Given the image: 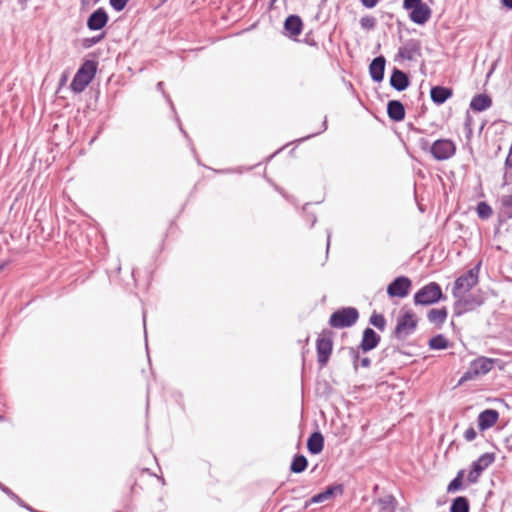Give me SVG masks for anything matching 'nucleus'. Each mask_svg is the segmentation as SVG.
Masks as SVG:
<instances>
[{"label":"nucleus","instance_id":"25","mask_svg":"<svg viewBox=\"0 0 512 512\" xmlns=\"http://www.w3.org/2000/svg\"><path fill=\"white\" fill-rule=\"evenodd\" d=\"M495 460V454L487 452L482 454L476 461L472 463L474 466V472L481 474L486 468H488Z\"/></svg>","mask_w":512,"mask_h":512},{"label":"nucleus","instance_id":"24","mask_svg":"<svg viewBox=\"0 0 512 512\" xmlns=\"http://www.w3.org/2000/svg\"><path fill=\"white\" fill-rule=\"evenodd\" d=\"M448 316V310L446 307L442 308H433L428 311L427 319L431 324H434L435 327L441 328L445 323Z\"/></svg>","mask_w":512,"mask_h":512},{"label":"nucleus","instance_id":"36","mask_svg":"<svg viewBox=\"0 0 512 512\" xmlns=\"http://www.w3.org/2000/svg\"><path fill=\"white\" fill-rule=\"evenodd\" d=\"M377 20L375 17L366 15L360 19V26L364 30H373L376 27Z\"/></svg>","mask_w":512,"mask_h":512},{"label":"nucleus","instance_id":"18","mask_svg":"<svg viewBox=\"0 0 512 512\" xmlns=\"http://www.w3.org/2000/svg\"><path fill=\"white\" fill-rule=\"evenodd\" d=\"M343 485L342 484H333V485H329L325 488L324 491L314 495L311 499H310V503H323L327 500H330L332 499L333 497H335L336 495H342L343 494Z\"/></svg>","mask_w":512,"mask_h":512},{"label":"nucleus","instance_id":"56","mask_svg":"<svg viewBox=\"0 0 512 512\" xmlns=\"http://www.w3.org/2000/svg\"><path fill=\"white\" fill-rule=\"evenodd\" d=\"M311 454L313 455H317L319 454L322 450H308Z\"/></svg>","mask_w":512,"mask_h":512},{"label":"nucleus","instance_id":"43","mask_svg":"<svg viewBox=\"0 0 512 512\" xmlns=\"http://www.w3.org/2000/svg\"><path fill=\"white\" fill-rule=\"evenodd\" d=\"M326 130H327V117H325V118H324V121H323V123H322V129H321L320 131H318V132H316V133H312L311 135H308V136H306V137H303V138H301V139H300V141H304V140H307V139H309V138H311V137H314V136H316V135H319V134H321L322 132H324V131H326Z\"/></svg>","mask_w":512,"mask_h":512},{"label":"nucleus","instance_id":"10","mask_svg":"<svg viewBox=\"0 0 512 512\" xmlns=\"http://www.w3.org/2000/svg\"><path fill=\"white\" fill-rule=\"evenodd\" d=\"M432 157L437 161H444L456 153V145L450 139H438L430 147Z\"/></svg>","mask_w":512,"mask_h":512},{"label":"nucleus","instance_id":"12","mask_svg":"<svg viewBox=\"0 0 512 512\" xmlns=\"http://www.w3.org/2000/svg\"><path fill=\"white\" fill-rule=\"evenodd\" d=\"M416 56H421V42L418 39L411 38L398 48L395 61H413Z\"/></svg>","mask_w":512,"mask_h":512},{"label":"nucleus","instance_id":"42","mask_svg":"<svg viewBox=\"0 0 512 512\" xmlns=\"http://www.w3.org/2000/svg\"><path fill=\"white\" fill-rule=\"evenodd\" d=\"M432 144L426 138H420L418 140V146L422 151L430 152V147Z\"/></svg>","mask_w":512,"mask_h":512},{"label":"nucleus","instance_id":"9","mask_svg":"<svg viewBox=\"0 0 512 512\" xmlns=\"http://www.w3.org/2000/svg\"><path fill=\"white\" fill-rule=\"evenodd\" d=\"M454 298L456 299L453 306L455 316H461L480 307L484 303L483 297L474 293H466Z\"/></svg>","mask_w":512,"mask_h":512},{"label":"nucleus","instance_id":"50","mask_svg":"<svg viewBox=\"0 0 512 512\" xmlns=\"http://www.w3.org/2000/svg\"><path fill=\"white\" fill-rule=\"evenodd\" d=\"M331 242V231L327 230V245H326V253H328Z\"/></svg>","mask_w":512,"mask_h":512},{"label":"nucleus","instance_id":"7","mask_svg":"<svg viewBox=\"0 0 512 512\" xmlns=\"http://www.w3.org/2000/svg\"><path fill=\"white\" fill-rule=\"evenodd\" d=\"M481 262L469 269L467 272L459 276L452 288L453 297L461 296L462 294L468 293L479 281V271Z\"/></svg>","mask_w":512,"mask_h":512},{"label":"nucleus","instance_id":"32","mask_svg":"<svg viewBox=\"0 0 512 512\" xmlns=\"http://www.w3.org/2000/svg\"><path fill=\"white\" fill-rule=\"evenodd\" d=\"M369 324L380 331H384L386 329L387 320L383 314L374 311L369 318Z\"/></svg>","mask_w":512,"mask_h":512},{"label":"nucleus","instance_id":"51","mask_svg":"<svg viewBox=\"0 0 512 512\" xmlns=\"http://www.w3.org/2000/svg\"><path fill=\"white\" fill-rule=\"evenodd\" d=\"M307 220H309L311 222L310 227H313L317 221V218L314 214H312L311 216L307 217Z\"/></svg>","mask_w":512,"mask_h":512},{"label":"nucleus","instance_id":"49","mask_svg":"<svg viewBox=\"0 0 512 512\" xmlns=\"http://www.w3.org/2000/svg\"><path fill=\"white\" fill-rule=\"evenodd\" d=\"M501 4L509 9V10H512V0H501Z\"/></svg>","mask_w":512,"mask_h":512},{"label":"nucleus","instance_id":"16","mask_svg":"<svg viewBox=\"0 0 512 512\" xmlns=\"http://www.w3.org/2000/svg\"><path fill=\"white\" fill-rule=\"evenodd\" d=\"M285 35L289 38L295 39L303 30V21L300 16L296 14L289 15L284 21Z\"/></svg>","mask_w":512,"mask_h":512},{"label":"nucleus","instance_id":"38","mask_svg":"<svg viewBox=\"0 0 512 512\" xmlns=\"http://www.w3.org/2000/svg\"><path fill=\"white\" fill-rule=\"evenodd\" d=\"M505 168H506V171L504 172V175H503V180H504L503 184H508L509 181L512 180V173L507 171L508 168L512 169V151H509V153L506 157Z\"/></svg>","mask_w":512,"mask_h":512},{"label":"nucleus","instance_id":"2","mask_svg":"<svg viewBox=\"0 0 512 512\" xmlns=\"http://www.w3.org/2000/svg\"><path fill=\"white\" fill-rule=\"evenodd\" d=\"M98 68V62L95 60L84 61L76 74L74 75L70 89L74 93H81L94 79Z\"/></svg>","mask_w":512,"mask_h":512},{"label":"nucleus","instance_id":"61","mask_svg":"<svg viewBox=\"0 0 512 512\" xmlns=\"http://www.w3.org/2000/svg\"><path fill=\"white\" fill-rule=\"evenodd\" d=\"M3 420H4V416L0 415V422H2Z\"/></svg>","mask_w":512,"mask_h":512},{"label":"nucleus","instance_id":"4","mask_svg":"<svg viewBox=\"0 0 512 512\" xmlns=\"http://www.w3.org/2000/svg\"><path fill=\"white\" fill-rule=\"evenodd\" d=\"M442 300H446L440 284L437 282H429L421 287L413 297L415 305L429 306L436 304Z\"/></svg>","mask_w":512,"mask_h":512},{"label":"nucleus","instance_id":"31","mask_svg":"<svg viewBox=\"0 0 512 512\" xmlns=\"http://www.w3.org/2000/svg\"><path fill=\"white\" fill-rule=\"evenodd\" d=\"M306 448H324V437L320 431H314L310 434Z\"/></svg>","mask_w":512,"mask_h":512},{"label":"nucleus","instance_id":"54","mask_svg":"<svg viewBox=\"0 0 512 512\" xmlns=\"http://www.w3.org/2000/svg\"><path fill=\"white\" fill-rule=\"evenodd\" d=\"M143 324H144V329L146 330V313L143 312ZM145 340L147 341V335L145 334ZM146 348H148V346L146 345Z\"/></svg>","mask_w":512,"mask_h":512},{"label":"nucleus","instance_id":"62","mask_svg":"<svg viewBox=\"0 0 512 512\" xmlns=\"http://www.w3.org/2000/svg\"><path fill=\"white\" fill-rule=\"evenodd\" d=\"M100 0H93V4H97Z\"/></svg>","mask_w":512,"mask_h":512},{"label":"nucleus","instance_id":"22","mask_svg":"<svg viewBox=\"0 0 512 512\" xmlns=\"http://www.w3.org/2000/svg\"><path fill=\"white\" fill-rule=\"evenodd\" d=\"M491 106L492 98L486 93L476 94L469 104L470 109L474 112H483Z\"/></svg>","mask_w":512,"mask_h":512},{"label":"nucleus","instance_id":"13","mask_svg":"<svg viewBox=\"0 0 512 512\" xmlns=\"http://www.w3.org/2000/svg\"><path fill=\"white\" fill-rule=\"evenodd\" d=\"M109 21V15L104 7L94 10L87 18L86 25L90 31L102 30Z\"/></svg>","mask_w":512,"mask_h":512},{"label":"nucleus","instance_id":"28","mask_svg":"<svg viewBox=\"0 0 512 512\" xmlns=\"http://www.w3.org/2000/svg\"><path fill=\"white\" fill-rule=\"evenodd\" d=\"M308 466L307 458L302 454H296L291 462L290 470L293 473H302Z\"/></svg>","mask_w":512,"mask_h":512},{"label":"nucleus","instance_id":"11","mask_svg":"<svg viewBox=\"0 0 512 512\" xmlns=\"http://www.w3.org/2000/svg\"><path fill=\"white\" fill-rule=\"evenodd\" d=\"M412 287V281L407 276H398L387 286V295L390 298H404L408 296Z\"/></svg>","mask_w":512,"mask_h":512},{"label":"nucleus","instance_id":"63","mask_svg":"<svg viewBox=\"0 0 512 512\" xmlns=\"http://www.w3.org/2000/svg\"><path fill=\"white\" fill-rule=\"evenodd\" d=\"M276 0H272V3L275 2Z\"/></svg>","mask_w":512,"mask_h":512},{"label":"nucleus","instance_id":"39","mask_svg":"<svg viewBox=\"0 0 512 512\" xmlns=\"http://www.w3.org/2000/svg\"><path fill=\"white\" fill-rule=\"evenodd\" d=\"M130 0H109V4L116 12H121L125 9Z\"/></svg>","mask_w":512,"mask_h":512},{"label":"nucleus","instance_id":"17","mask_svg":"<svg viewBox=\"0 0 512 512\" xmlns=\"http://www.w3.org/2000/svg\"><path fill=\"white\" fill-rule=\"evenodd\" d=\"M386 59L383 55L375 57L369 64V75L372 81L380 83L384 79Z\"/></svg>","mask_w":512,"mask_h":512},{"label":"nucleus","instance_id":"41","mask_svg":"<svg viewBox=\"0 0 512 512\" xmlns=\"http://www.w3.org/2000/svg\"><path fill=\"white\" fill-rule=\"evenodd\" d=\"M422 0H403V8L407 11L422 4Z\"/></svg>","mask_w":512,"mask_h":512},{"label":"nucleus","instance_id":"37","mask_svg":"<svg viewBox=\"0 0 512 512\" xmlns=\"http://www.w3.org/2000/svg\"><path fill=\"white\" fill-rule=\"evenodd\" d=\"M0 490L3 491L12 500H14L19 506L25 508V506L27 505L18 495H16L11 489L3 485L1 482Z\"/></svg>","mask_w":512,"mask_h":512},{"label":"nucleus","instance_id":"19","mask_svg":"<svg viewBox=\"0 0 512 512\" xmlns=\"http://www.w3.org/2000/svg\"><path fill=\"white\" fill-rule=\"evenodd\" d=\"M499 419V412L495 409H485L478 415L477 425L480 431L491 428Z\"/></svg>","mask_w":512,"mask_h":512},{"label":"nucleus","instance_id":"29","mask_svg":"<svg viewBox=\"0 0 512 512\" xmlns=\"http://www.w3.org/2000/svg\"><path fill=\"white\" fill-rule=\"evenodd\" d=\"M378 504L383 512H395L397 500L393 495H386L378 499Z\"/></svg>","mask_w":512,"mask_h":512},{"label":"nucleus","instance_id":"26","mask_svg":"<svg viewBox=\"0 0 512 512\" xmlns=\"http://www.w3.org/2000/svg\"><path fill=\"white\" fill-rule=\"evenodd\" d=\"M428 346L431 350H445L450 347V342L443 334H437L429 339Z\"/></svg>","mask_w":512,"mask_h":512},{"label":"nucleus","instance_id":"21","mask_svg":"<svg viewBox=\"0 0 512 512\" xmlns=\"http://www.w3.org/2000/svg\"><path fill=\"white\" fill-rule=\"evenodd\" d=\"M452 95L453 90L450 87L436 85L432 86L430 89V98L432 102L438 106L444 104Z\"/></svg>","mask_w":512,"mask_h":512},{"label":"nucleus","instance_id":"57","mask_svg":"<svg viewBox=\"0 0 512 512\" xmlns=\"http://www.w3.org/2000/svg\"><path fill=\"white\" fill-rule=\"evenodd\" d=\"M179 128L181 130V132L184 134L185 137H188L186 131L182 128L181 124L179 123Z\"/></svg>","mask_w":512,"mask_h":512},{"label":"nucleus","instance_id":"30","mask_svg":"<svg viewBox=\"0 0 512 512\" xmlns=\"http://www.w3.org/2000/svg\"><path fill=\"white\" fill-rule=\"evenodd\" d=\"M397 354L410 355V353L402 351L399 346L389 345L381 350V352L379 353V360L384 361L385 359L389 357H394Z\"/></svg>","mask_w":512,"mask_h":512},{"label":"nucleus","instance_id":"44","mask_svg":"<svg viewBox=\"0 0 512 512\" xmlns=\"http://www.w3.org/2000/svg\"><path fill=\"white\" fill-rule=\"evenodd\" d=\"M360 2L363 7L372 9L378 4L379 0H360Z\"/></svg>","mask_w":512,"mask_h":512},{"label":"nucleus","instance_id":"8","mask_svg":"<svg viewBox=\"0 0 512 512\" xmlns=\"http://www.w3.org/2000/svg\"><path fill=\"white\" fill-rule=\"evenodd\" d=\"M359 319V312L354 307H342L334 311L329 318L332 328L342 329L352 327Z\"/></svg>","mask_w":512,"mask_h":512},{"label":"nucleus","instance_id":"53","mask_svg":"<svg viewBox=\"0 0 512 512\" xmlns=\"http://www.w3.org/2000/svg\"><path fill=\"white\" fill-rule=\"evenodd\" d=\"M81 7L84 9L85 7H88L90 5V0H80Z\"/></svg>","mask_w":512,"mask_h":512},{"label":"nucleus","instance_id":"52","mask_svg":"<svg viewBox=\"0 0 512 512\" xmlns=\"http://www.w3.org/2000/svg\"><path fill=\"white\" fill-rule=\"evenodd\" d=\"M464 129H465V133H466V138L470 139L473 135V128L469 127V128H464Z\"/></svg>","mask_w":512,"mask_h":512},{"label":"nucleus","instance_id":"15","mask_svg":"<svg viewBox=\"0 0 512 512\" xmlns=\"http://www.w3.org/2000/svg\"><path fill=\"white\" fill-rule=\"evenodd\" d=\"M431 15V8L424 2L409 10V19L417 25L426 24L431 18Z\"/></svg>","mask_w":512,"mask_h":512},{"label":"nucleus","instance_id":"33","mask_svg":"<svg viewBox=\"0 0 512 512\" xmlns=\"http://www.w3.org/2000/svg\"><path fill=\"white\" fill-rule=\"evenodd\" d=\"M463 476L464 471L460 470L455 478H453L447 486L448 493H454L462 489L463 487Z\"/></svg>","mask_w":512,"mask_h":512},{"label":"nucleus","instance_id":"47","mask_svg":"<svg viewBox=\"0 0 512 512\" xmlns=\"http://www.w3.org/2000/svg\"><path fill=\"white\" fill-rule=\"evenodd\" d=\"M479 476H480V474H476V472H474V466L471 465V470L468 473V481L470 483H474L477 481Z\"/></svg>","mask_w":512,"mask_h":512},{"label":"nucleus","instance_id":"34","mask_svg":"<svg viewBox=\"0 0 512 512\" xmlns=\"http://www.w3.org/2000/svg\"><path fill=\"white\" fill-rule=\"evenodd\" d=\"M476 212L478 217L483 220L488 219L493 213L491 206L485 201L477 204Z\"/></svg>","mask_w":512,"mask_h":512},{"label":"nucleus","instance_id":"58","mask_svg":"<svg viewBox=\"0 0 512 512\" xmlns=\"http://www.w3.org/2000/svg\"><path fill=\"white\" fill-rule=\"evenodd\" d=\"M6 262H0V272L5 268Z\"/></svg>","mask_w":512,"mask_h":512},{"label":"nucleus","instance_id":"23","mask_svg":"<svg viewBox=\"0 0 512 512\" xmlns=\"http://www.w3.org/2000/svg\"><path fill=\"white\" fill-rule=\"evenodd\" d=\"M500 209L498 211V221L505 223L512 219V195H503L500 198Z\"/></svg>","mask_w":512,"mask_h":512},{"label":"nucleus","instance_id":"46","mask_svg":"<svg viewBox=\"0 0 512 512\" xmlns=\"http://www.w3.org/2000/svg\"><path fill=\"white\" fill-rule=\"evenodd\" d=\"M476 431L473 429V428H468L465 432H464V438L468 441H471L473 439H475L476 437Z\"/></svg>","mask_w":512,"mask_h":512},{"label":"nucleus","instance_id":"60","mask_svg":"<svg viewBox=\"0 0 512 512\" xmlns=\"http://www.w3.org/2000/svg\"><path fill=\"white\" fill-rule=\"evenodd\" d=\"M300 448V440H298L297 444H296V449H299Z\"/></svg>","mask_w":512,"mask_h":512},{"label":"nucleus","instance_id":"45","mask_svg":"<svg viewBox=\"0 0 512 512\" xmlns=\"http://www.w3.org/2000/svg\"><path fill=\"white\" fill-rule=\"evenodd\" d=\"M361 366L363 368H369L371 366V360L369 357H360L358 360V367Z\"/></svg>","mask_w":512,"mask_h":512},{"label":"nucleus","instance_id":"35","mask_svg":"<svg viewBox=\"0 0 512 512\" xmlns=\"http://www.w3.org/2000/svg\"><path fill=\"white\" fill-rule=\"evenodd\" d=\"M105 36H106V32L103 31L98 35L83 38L82 43H81L82 47L84 49H89V48L93 47L94 45L98 44L99 42H101L105 38Z\"/></svg>","mask_w":512,"mask_h":512},{"label":"nucleus","instance_id":"55","mask_svg":"<svg viewBox=\"0 0 512 512\" xmlns=\"http://www.w3.org/2000/svg\"><path fill=\"white\" fill-rule=\"evenodd\" d=\"M25 509H27V510H28V511H30V512H40V511H38V510H35L34 508H32V507H31V506H29V505H26V506H25Z\"/></svg>","mask_w":512,"mask_h":512},{"label":"nucleus","instance_id":"27","mask_svg":"<svg viewBox=\"0 0 512 512\" xmlns=\"http://www.w3.org/2000/svg\"><path fill=\"white\" fill-rule=\"evenodd\" d=\"M450 512H470V503L467 497L458 496L452 500Z\"/></svg>","mask_w":512,"mask_h":512},{"label":"nucleus","instance_id":"1","mask_svg":"<svg viewBox=\"0 0 512 512\" xmlns=\"http://www.w3.org/2000/svg\"><path fill=\"white\" fill-rule=\"evenodd\" d=\"M381 336L372 328L366 327L362 339L357 347H349L348 353L355 370L358 369L359 352L367 353L374 350L380 343Z\"/></svg>","mask_w":512,"mask_h":512},{"label":"nucleus","instance_id":"20","mask_svg":"<svg viewBox=\"0 0 512 512\" xmlns=\"http://www.w3.org/2000/svg\"><path fill=\"white\" fill-rule=\"evenodd\" d=\"M388 118L393 122H401L405 119V106L400 100H390L386 107Z\"/></svg>","mask_w":512,"mask_h":512},{"label":"nucleus","instance_id":"40","mask_svg":"<svg viewBox=\"0 0 512 512\" xmlns=\"http://www.w3.org/2000/svg\"><path fill=\"white\" fill-rule=\"evenodd\" d=\"M156 89L157 91L161 92V94L163 95V97L165 98V100L167 101V103L169 104V106L171 107L172 110H175V107H174V104L169 96V94H167L164 90V82L163 81H159L156 85Z\"/></svg>","mask_w":512,"mask_h":512},{"label":"nucleus","instance_id":"48","mask_svg":"<svg viewBox=\"0 0 512 512\" xmlns=\"http://www.w3.org/2000/svg\"><path fill=\"white\" fill-rule=\"evenodd\" d=\"M473 126V118L469 114V112L466 113L465 121H464V128H469Z\"/></svg>","mask_w":512,"mask_h":512},{"label":"nucleus","instance_id":"3","mask_svg":"<svg viewBox=\"0 0 512 512\" xmlns=\"http://www.w3.org/2000/svg\"><path fill=\"white\" fill-rule=\"evenodd\" d=\"M418 327V318L412 310L404 311L397 317L395 329L391 338L398 341H405L410 335L414 334Z\"/></svg>","mask_w":512,"mask_h":512},{"label":"nucleus","instance_id":"14","mask_svg":"<svg viewBox=\"0 0 512 512\" xmlns=\"http://www.w3.org/2000/svg\"><path fill=\"white\" fill-rule=\"evenodd\" d=\"M410 83L409 75L406 72L396 67L392 69L389 84L394 90L402 92L410 86Z\"/></svg>","mask_w":512,"mask_h":512},{"label":"nucleus","instance_id":"6","mask_svg":"<svg viewBox=\"0 0 512 512\" xmlns=\"http://www.w3.org/2000/svg\"><path fill=\"white\" fill-rule=\"evenodd\" d=\"M334 332L331 329H323L316 340L317 362L320 368L325 367L333 351Z\"/></svg>","mask_w":512,"mask_h":512},{"label":"nucleus","instance_id":"59","mask_svg":"<svg viewBox=\"0 0 512 512\" xmlns=\"http://www.w3.org/2000/svg\"><path fill=\"white\" fill-rule=\"evenodd\" d=\"M415 131L418 132V133H423V130L419 129V128H415Z\"/></svg>","mask_w":512,"mask_h":512},{"label":"nucleus","instance_id":"5","mask_svg":"<svg viewBox=\"0 0 512 512\" xmlns=\"http://www.w3.org/2000/svg\"><path fill=\"white\" fill-rule=\"evenodd\" d=\"M496 359L480 356L470 362L469 367L463 373L458 381V386L467 381L476 379L479 376L486 375L493 368Z\"/></svg>","mask_w":512,"mask_h":512}]
</instances>
